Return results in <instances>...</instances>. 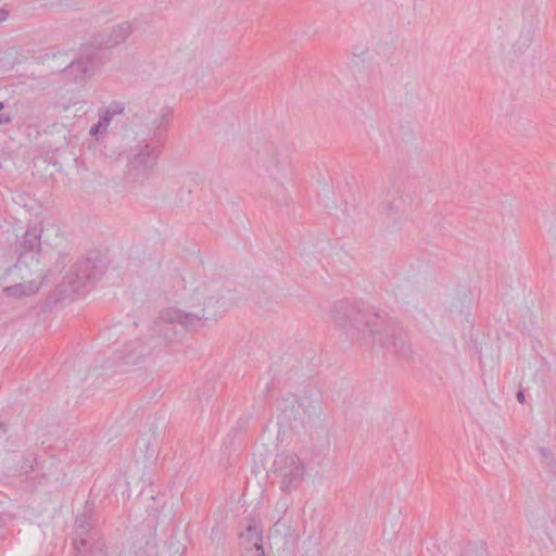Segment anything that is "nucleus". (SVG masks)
Here are the masks:
<instances>
[{
  "label": "nucleus",
  "instance_id": "15",
  "mask_svg": "<svg viewBox=\"0 0 556 556\" xmlns=\"http://www.w3.org/2000/svg\"><path fill=\"white\" fill-rule=\"evenodd\" d=\"M172 118V109L163 108L160 117L153 123V136L157 142H162V137L167 130Z\"/></svg>",
  "mask_w": 556,
  "mask_h": 556
},
{
  "label": "nucleus",
  "instance_id": "24",
  "mask_svg": "<svg viewBox=\"0 0 556 556\" xmlns=\"http://www.w3.org/2000/svg\"><path fill=\"white\" fill-rule=\"evenodd\" d=\"M243 556H265L264 547H257L252 551L243 552Z\"/></svg>",
  "mask_w": 556,
  "mask_h": 556
},
{
  "label": "nucleus",
  "instance_id": "19",
  "mask_svg": "<svg viewBox=\"0 0 556 556\" xmlns=\"http://www.w3.org/2000/svg\"><path fill=\"white\" fill-rule=\"evenodd\" d=\"M76 556H106L105 551L101 544L81 547V554L76 551Z\"/></svg>",
  "mask_w": 556,
  "mask_h": 556
},
{
  "label": "nucleus",
  "instance_id": "12",
  "mask_svg": "<svg viewBox=\"0 0 556 556\" xmlns=\"http://www.w3.org/2000/svg\"><path fill=\"white\" fill-rule=\"evenodd\" d=\"M240 546L243 552L263 547V530L255 521L250 522L240 533Z\"/></svg>",
  "mask_w": 556,
  "mask_h": 556
},
{
  "label": "nucleus",
  "instance_id": "17",
  "mask_svg": "<svg viewBox=\"0 0 556 556\" xmlns=\"http://www.w3.org/2000/svg\"><path fill=\"white\" fill-rule=\"evenodd\" d=\"M460 556H488L484 542H468Z\"/></svg>",
  "mask_w": 556,
  "mask_h": 556
},
{
  "label": "nucleus",
  "instance_id": "14",
  "mask_svg": "<svg viewBox=\"0 0 556 556\" xmlns=\"http://www.w3.org/2000/svg\"><path fill=\"white\" fill-rule=\"evenodd\" d=\"M75 533L76 538L73 540V546L75 551L81 554V547L88 546L86 535L90 529L89 516L87 513L77 515L75 519Z\"/></svg>",
  "mask_w": 556,
  "mask_h": 556
},
{
  "label": "nucleus",
  "instance_id": "16",
  "mask_svg": "<svg viewBox=\"0 0 556 556\" xmlns=\"http://www.w3.org/2000/svg\"><path fill=\"white\" fill-rule=\"evenodd\" d=\"M538 452L541 456V464L544 466V468L552 473H555L556 471V458L554 454L544 446H541L538 448Z\"/></svg>",
  "mask_w": 556,
  "mask_h": 556
},
{
  "label": "nucleus",
  "instance_id": "13",
  "mask_svg": "<svg viewBox=\"0 0 556 556\" xmlns=\"http://www.w3.org/2000/svg\"><path fill=\"white\" fill-rule=\"evenodd\" d=\"M132 31L131 24L129 22H123L112 28L111 33L103 36L98 42V46L102 49L113 48L124 42Z\"/></svg>",
  "mask_w": 556,
  "mask_h": 556
},
{
  "label": "nucleus",
  "instance_id": "1",
  "mask_svg": "<svg viewBox=\"0 0 556 556\" xmlns=\"http://www.w3.org/2000/svg\"><path fill=\"white\" fill-rule=\"evenodd\" d=\"M331 318L352 338L365 344H379L382 349L400 357H408L412 353L407 331L395 321L384 326L383 316L371 312L364 302L358 300H339L332 304Z\"/></svg>",
  "mask_w": 556,
  "mask_h": 556
},
{
  "label": "nucleus",
  "instance_id": "25",
  "mask_svg": "<svg viewBox=\"0 0 556 556\" xmlns=\"http://www.w3.org/2000/svg\"><path fill=\"white\" fill-rule=\"evenodd\" d=\"M277 188L281 192V199H279L278 197H276V199H275L277 205H282V204L287 205L288 204V197L285 194V192H283L285 190H283L282 186H278L277 185Z\"/></svg>",
  "mask_w": 556,
  "mask_h": 556
},
{
  "label": "nucleus",
  "instance_id": "6",
  "mask_svg": "<svg viewBox=\"0 0 556 556\" xmlns=\"http://www.w3.org/2000/svg\"><path fill=\"white\" fill-rule=\"evenodd\" d=\"M42 232H43L42 227H37V226L29 227L25 231L23 241L21 243L22 250H21L20 256H18L16 263L7 269V274L9 276H16L21 279L27 278V276L23 274V271L26 270L28 267L27 257H28V254H31L30 261H34L35 255H37L41 252V250H42V241H41Z\"/></svg>",
  "mask_w": 556,
  "mask_h": 556
},
{
  "label": "nucleus",
  "instance_id": "2",
  "mask_svg": "<svg viewBox=\"0 0 556 556\" xmlns=\"http://www.w3.org/2000/svg\"><path fill=\"white\" fill-rule=\"evenodd\" d=\"M192 311L167 307L160 313L149 339L160 344V353L168 343H174L186 331H198L217 321L226 312L225 296L220 291L207 292L205 287H197L190 296Z\"/></svg>",
  "mask_w": 556,
  "mask_h": 556
},
{
  "label": "nucleus",
  "instance_id": "9",
  "mask_svg": "<svg viewBox=\"0 0 556 556\" xmlns=\"http://www.w3.org/2000/svg\"><path fill=\"white\" fill-rule=\"evenodd\" d=\"M22 455L13 451H0V481L18 472H28L31 465L20 466Z\"/></svg>",
  "mask_w": 556,
  "mask_h": 556
},
{
  "label": "nucleus",
  "instance_id": "26",
  "mask_svg": "<svg viewBox=\"0 0 556 556\" xmlns=\"http://www.w3.org/2000/svg\"><path fill=\"white\" fill-rule=\"evenodd\" d=\"M380 210L382 213L391 214L394 211V204L392 201H388L381 204Z\"/></svg>",
  "mask_w": 556,
  "mask_h": 556
},
{
  "label": "nucleus",
  "instance_id": "29",
  "mask_svg": "<svg viewBox=\"0 0 556 556\" xmlns=\"http://www.w3.org/2000/svg\"><path fill=\"white\" fill-rule=\"evenodd\" d=\"M517 400L520 404H525L526 403V394H525V391L522 389H519L518 392H517Z\"/></svg>",
  "mask_w": 556,
  "mask_h": 556
},
{
  "label": "nucleus",
  "instance_id": "7",
  "mask_svg": "<svg viewBox=\"0 0 556 556\" xmlns=\"http://www.w3.org/2000/svg\"><path fill=\"white\" fill-rule=\"evenodd\" d=\"M159 153L156 148L151 147L150 143H146L140 150L134 154L129 160L128 170L132 176L134 180L142 182L148 178L152 172Z\"/></svg>",
  "mask_w": 556,
  "mask_h": 556
},
{
  "label": "nucleus",
  "instance_id": "5",
  "mask_svg": "<svg viewBox=\"0 0 556 556\" xmlns=\"http://www.w3.org/2000/svg\"><path fill=\"white\" fill-rule=\"evenodd\" d=\"M274 473L280 478V490H295L303 480L304 467L295 454H278L273 464Z\"/></svg>",
  "mask_w": 556,
  "mask_h": 556
},
{
  "label": "nucleus",
  "instance_id": "28",
  "mask_svg": "<svg viewBox=\"0 0 556 556\" xmlns=\"http://www.w3.org/2000/svg\"><path fill=\"white\" fill-rule=\"evenodd\" d=\"M68 261V255L67 254H62L60 255V260L56 261V267H62L64 268L65 264L67 263Z\"/></svg>",
  "mask_w": 556,
  "mask_h": 556
},
{
  "label": "nucleus",
  "instance_id": "31",
  "mask_svg": "<svg viewBox=\"0 0 556 556\" xmlns=\"http://www.w3.org/2000/svg\"><path fill=\"white\" fill-rule=\"evenodd\" d=\"M9 17V11L4 8L0 9V23L4 22Z\"/></svg>",
  "mask_w": 556,
  "mask_h": 556
},
{
  "label": "nucleus",
  "instance_id": "10",
  "mask_svg": "<svg viewBox=\"0 0 556 556\" xmlns=\"http://www.w3.org/2000/svg\"><path fill=\"white\" fill-rule=\"evenodd\" d=\"M63 73L74 83H83L86 78L93 75L94 63L89 56H80L76 60H72L63 70Z\"/></svg>",
  "mask_w": 556,
  "mask_h": 556
},
{
  "label": "nucleus",
  "instance_id": "23",
  "mask_svg": "<svg viewBox=\"0 0 556 556\" xmlns=\"http://www.w3.org/2000/svg\"><path fill=\"white\" fill-rule=\"evenodd\" d=\"M124 109H125L124 104L122 102H116V101L112 102L110 104V106L106 108V110H109L113 116L117 115V114H122L124 112Z\"/></svg>",
  "mask_w": 556,
  "mask_h": 556
},
{
  "label": "nucleus",
  "instance_id": "8",
  "mask_svg": "<svg viewBox=\"0 0 556 556\" xmlns=\"http://www.w3.org/2000/svg\"><path fill=\"white\" fill-rule=\"evenodd\" d=\"M24 275L27 276V278L22 279L21 282H15L12 286L3 288V293L9 298L14 299H21L23 296H29L35 293H37L42 286L43 279L41 278V274L38 275L35 279L31 278V274L29 273V269L23 271Z\"/></svg>",
  "mask_w": 556,
  "mask_h": 556
},
{
  "label": "nucleus",
  "instance_id": "27",
  "mask_svg": "<svg viewBox=\"0 0 556 556\" xmlns=\"http://www.w3.org/2000/svg\"><path fill=\"white\" fill-rule=\"evenodd\" d=\"M35 458H31V457H25L22 455V458L20 459V466H26V465H31V470H34V463H35Z\"/></svg>",
  "mask_w": 556,
  "mask_h": 556
},
{
  "label": "nucleus",
  "instance_id": "11",
  "mask_svg": "<svg viewBox=\"0 0 556 556\" xmlns=\"http://www.w3.org/2000/svg\"><path fill=\"white\" fill-rule=\"evenodd\" d=\"M296 404L298 409H302L303 415L299 414L301 420L312 419L320 413L321 405L318 396H313L312 391L305 390L303 395L295 397L293 406Z\"/></svg>",
  "mask_w": 556,
  "mask_h": 556
},
{
  "label": "nucleus",
  "instance_id": "34",
  "mask_svg": "<svg viewBox=\"0 0 556 556\" xmlns=\"http://www.w3.org/2000/svg\"><path fill=\"white\" fill-rule=\"evenodd\" d=\"M529 40H530V37L527 36L526 41H529ZM525 45H527V42H525Z\"/></svg>",
  "mask_w": 556,
  "mask_h": 556
},
{
  "label": "nucleus",
  "instance_id": "21",
  "mask_svg": "<svg viewBox=\"0 0 556 556\" xmlns=\"http://www.w3.org/2000/svg\"><path fill=\"white\" fill-rule=\"evenodd\" d=\"M106 128H108V127H106L102 122L98 121V123H96V124H93V125L91 126L89 134H90L92 137H96V136H98V134H103V132H105V131H106Z\"/></svg>",
  "mask_w": 556,
  "mask_h": 556
},
{
  "label": "nucleus",
  "instance_id": "20",
  "mask_svg": "<svg viewBox=\"0 0 556 556\" xmlns=\"http://www.w3.org/2000/svg\"><path fill=\"white\" fill-rule=\"evenodd\" d=\"M5 106V102L0 101V126L10 125L13 122V115L11 112L4 111Z\"/></svg>",
  "mask_w": 556,
  "mask_h": 556
},
{
  "label": "nucleus",
  "instance_id": "22",
  "mask_svg": "<svg viewBox=\"0 0 556 556\" xmlns=\"http://www.w3.org/2000/svg\"><path fill=\"white\" fill-rule=\"evenodd\" d=\"M112 118L113 115L109 110L104 109L99 112V121L102 122L106 127L110 125Z\"/></svg>",
  "mask_w": 556,
  "mask_h": 556
},
{
  "label": "nucleus",
  "instance_id": "32",
  "mask_svg": "<svg viewBox=\"0 0 556 556\" xmlns=\"http://www.w3.org/2000/svg\"><path fill=\"white\" fill-rule=\"evenodd\" d=\"M7 433V426L5 424L0 421V439Z\"/></svg>",
  "mask_w": 556,
  "mask_h": 556
},
{
  "label": "nucleus",
  "instance_id": "4",
  "mask_svg": "<svg viewBox=\"0 0 556 556\" xmlns=\"http://www.w3.org/2000/svg\"><path fill=\"white\" fill-rule=\"evenodd\" d=\"M160 355V344L148 338H136L127 341L123 348L115 352V359L119 366L149 367L155 363Z\"/></svg>",
  "mask_w": 556,
  "mask_h": 556
},
{
  "label": "nucleus",
  "instance_id": "30",
  "mask_svg": "<svg viewBox=\"0 0 556 556\" xmlns=\"http://www.w3.org/2000/svg\"><path fill=\"white\" fill-rule=\"evenodd\" d=\"M277 510L279 511H286L288 508V504L286 501H279L276 505Z\"/></svg>",
  "mask_w": 556,
  "mask_h": 556
},
{
  "label": "nucleus",
  "instance_id": "3",
  "mask_svg": "<svg viewBox=\"0 0 556 556\" xmlns=\"http://www.w3.org/2000/svg\"><path fill=\"white\" fill-rule=\"evenodd\" d=\"M106 269V264L100 258L79 260L58 285V289L64 294H81L100 279Z\"/></svg>",
  "mask_w": 556,
  "mask_h": 556
},
{
  "label": "nucleus",
  "instance_id": "33",
  "mask_svg": "<svg viewBox=\"0 0 556 556\" xmlns=\"http://www.w3.org/2000/svg\"><path fill=\"white\" fill-rule=\"evenodd\" d=\"M248 418H240L237 422L238 427L243 426L247 422Z\"/></svg>",
  "mask_w": 556,
  "mask_h": 556
},
{
  "label": "nucleus",
  "instance_id": "18",
  "mask_svg": "<svg viewBox=\"0 0 556 556\" xmlns=\"http://www.w3.org/2000/svg\"><path fill=\"white\" fill-rule=\"evenodd\" d=\"M270 532L275 535H280L287 538L291 535V527L289 522H287L283 518H278V520L274 523Z\"/></svg>",
  "mask_w": 556,
  "mask_h": 556
}]
</instances>
